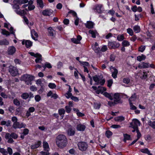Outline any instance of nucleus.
<instances>
[{
    "mask_svg": "<svg viewBox=\"0 0 155 155\" xmlns=\"http://www.w3.org/2000/svg\"><path fill=\"white\" fill-rule=\"evenodd\" d=\"M127 32L129 34V35L132 36L134 34V32L132 29L130 28H128L127 29Z\"/></svg>",
    "mask_w": 155,
    "mask_h": 155,
    "instance_id": "obj_46",
    "label": "nucleus"
},
{
    "mask_svg": "<svg viewBox=\"0 0 155 155\" xmlns=\"http://www.w3.org/2000/svg\"><path fill=\"white\" fill-rule=\"evenodd\" d=\"M35 98V101L37 102L39 101L41 99L40 96L38 95H36Z\"/></svg>",
    "mask_w": 155,
    "mask_h": 155,
    "instance_id": "obj_60",
    "label": "nucleus"
},
{
    "mask_svg": "<svg viewBox=\"0 0 155 155\" xmlns=\"http://www.w3.org/2000/svg\"><path fill=\"white\" fill-rule=\"evenodd\" d=\"M86 128L85 125L81 124H79L77 125V129L78 131H84Z\"/></svg>",
    "mask_w": 155,
    "mask_h": 155,
    "instance_id": "obj_15",
    "label": "nucleus"
},
{
    "mask_svg": "<svg viewBox=\"0 0 155 155\" xmlns=\"http://www.w3.org/2000/svg\"><path fill=\"white\" fill-rule=\"evenodd\" d=\"M117 39L119 41H122L124 39V36L122 35H118L117 37Z\"/></svg>",
    "mask_w": 155,
    "mask_h": 155,
    "instance_id": "obj_51",
    "label": "nucleus"
},
{
    "mask_svg": "<svg viewBox=\"0 0 155 155\" xmlns=\"http://www.w3.org/2000/svg\"><path fill=\"white\" fill-rule=\"evenodd\" d=\"M130 81V79L128 78H124L123 79V82L124 83L128 84Z\"/></svg>",
    "mask_w": 155,
    "mask_h": 155,
    "instance_id": "obj_57",
    "label": "nucleus"
},
{
    "mask_svg": "<svg viewBox=\"0 0 155 155\" xmlns=\"http://www.w3.org/2000/svg\"><path fill=\"white\" fill-rule=\"evenodd\" d=\"M67 133L69 135L73 136L75 134V131L73 129L70 127L68 129Z\"/></svg>",
    "mask_w": 155,
    "mask_h": 155,
    "instance_id": "obj_24",
    "label": "nucleus"
},
{
    "mask_svg": "<svg viewBox=\"0 0 155 155\" xmlns=\"http://www.w3.org/2000/svg\"><path fill=\"white\" fill-rule=\"evenodd\" d=\"M124 120V117L122 116L117 117L115 118V120L121 122Z\"/></svg>",
    "mask_w": 155,
    "mask_h": 155,
    "instance_id": "obj_33",
    "label": "nucleus"
},
{
    "mask_svg": "<svg viewBox=\"0 0 155 155\" xmlns=\"http://www.w3.org/2000/svg\"><path fill=\"white\" fill-rule=\"evenodd\" d=\"M112 134V132L109 130L107 131L106 132V135L108 138H110Z\"/></svg>",
    "mask_w": 155,
    "mask_h": 155,
    "instance_id": "obj_43",
    "label": "nucleus"
},
{
    "mask_svg": "<svg viewBox=\"0 0 155 155\" xmlns=\"http://www.w3.org/2000/svg\"><path fill=\"white\" fill-rule=\"evenodd\" d=\"M16 13L18 15H19L21 16L23 15H24V11L23 10L21 11H17Z\"/></svg>",
    "mask_w": 155,
    "mask_h": 155,
    "instance_id": "obj_61",
    "label": "nucleus"
},
{
    "mask_svg": "<svg viewBox=\"0 0 155 155\" xmlns=\"http://www.w3.org/2000/svg\"><path fill=\"white\" fill-rule=\"evenodd\" d=\"M78 145L79 149L82 151H86L88 147L87 144L84 142H79Z\"/></svg>",
    "mask_w": 155,
    "mask_h": 155,
    "instance_id": "obj_3",
    "label": "nucleus"
},
{
    "mask_svg": "<svg viewBox=\"0 0 155 155\" xmlns=\"http://www.w3.org/2000/svg\"><path fill=\"white\" fill-rule=\"evenodd\" d=\"M13 103L15 105L17 106H19L20 104V102L17 99H15L13 100Z\"/></svg>",
    "mask_w": 155,
    "mask_h": 155,
    "instance_id": "obj_42",
    "label": "nucleus"
},
{
    "mask_svg": "<svg viewBox=\"0 0 155 155\" xmlns=\"http://www.w3.org/2000/svg\"><path fill=\"white\" fill-rule=\"evenodd\" d=\"M110 70L112 72V76L114 78H116L117 76V75L118 73L117 70L114 67L112 66L110 67Z\"/></svg>",
    "mask_w": 155,
    "mask_h": 155,
    "instance_id": "obj_7",
    "label": "nucleus"
},
{
    "mask_svg": "<svg viewBox=\"0 0 155 155\" xmlns=\"http://www.w3.org/2000/svg\"><path fill=\"white\" fill-rule=\"evenodd\" d=\"M9 72L13 76H15L18 74V71L17 68L13 66H10L8 70Z\"/></svg>",
    "mask_w": 155,
    "mask_h": 155,
    "instance_id": "obj_4",
    "label": "nucleus"
},
{
    "mask_svg": "<svg viewBox=\"0 0 155 155\" xmlns=\"http://www.w3.org/2000/svg\"><path fill=\"white\" fill-rule=\"evenodd\" d=\"M66 85L69 86V89L68 91L65 94V96L67 98H69L71 96H72V94L71 93L72 91V89L70 85L68 84H66Z\"/></svg>",
    "mask_w": 155,
    "mask_h": 155,
    "instance_id": "obj_16",
    "label": "nucleus"
},
{
    "mask_svg": "<svg viewBox=\"0 0 155 155\" xmlns=\"http://www.w3.org/2000/svg\"><path fill=\"white\" fill-rule=\"evenodd\" d=\"M86 28L89 29L92 28L93 27L94 23L91 21H88L85 24Z\"/></svg>",
    "mask_w": 155,
    "mask_h": 155,
    "instance_id": "obj_19",
    "label": "nucleus"
},
{
    "mask_svg": "<svg viewBox=\"0 0 155 155\" xmlns=\"http://www.w3.org/2000/svg\"><path fill=\"white\" fill-rule=\"evenodd\" d=\"M136 130V132L137 133V138L138 140L141 137V135L140 133V132L138 129H137Z\"/></svg>",
    "mask_w": 155,
    "mask_h": 155,
    "instance_id": "obj_55",
    "label": "nucleus"
},
{
    "mask_svg": "<svg viewBox=\"0 0 155 155\" xmlns=\"http://www.w3.org/2000/svg\"><path fill=\"white\" fill-rule=\"evenodd\" d=\"M94 49L95 52L97 53H98L101 50L100 48L98 47H94Z\"/></svg>",
    "mask_w": 155,
    "mask_h": 155,
    "instance_id": "obj_62",
    "label": "nucleus"
},
{
    "mask_svg": "<svg viewBox=\"0 0 155 155\" xmlns=\"http://www.w3.org/2000/svg\"><path fill=\"white\" fill-rule=\"evenodd\" d=\"M102 7V5H97L95 6V8H93V9L96 10L97 12L99 13H101L102 12L101 10Z\"/></svg>",
    "mask_w": 155,
    "mask_h": 155,
    "instance_id": "obj_21",
    "label": "nucleus"
},
{
    "mask_svg": "<svg viewBox=\"0 0 155 155\" xmlns=\"http://www.w3.org/2000/svg\"><path fill=\"white\" fill-rule=\"evenodd\" d=\"M2 33L3 35H6L7 36L10 35V33L8 31H6L5 29H2Z\"/></svg>",
    "mask_w": 155,
    "mask_h": 155,
    "instance_id": "obj_38",
    "label": "nucleus"
},
{
    "mask_svg": "<svg viewBox=\"0 0 155 155\" xmlns=\"http://www.w3.org/2000/svg\"><path fill=\"white\" fill-rule=\"evenodd\" d=\"M148 124L153 129H155V121H151L149 120L148 122Z\"/></svg>",
    "mask_w": 155,
    "mask_h": 155,
    "instance_id": "obj_27",
    "label": "nucleus"
},
{
    "mask_svg": "<svg viewBox=\"0 0 155 155\" xmlns=\"http://www.w3.org/2000/svg\"><path fill=\"white\" fill-rule=\"evenodd\" d=\"M146 58V56L142 54L141 55L138 56L137 57V60L139 61H142L144 60Z\"/></svg>",
    "mask_w": 155,
    "mask_h": 155,
    "instance_id": "obj_25",
    "label": "nucleus"
},
{
    "mask_svg": "<svg viewBox=\"0 0 155 155\" xmlns=\"http://www.w3.org/2000/svg\"><path fill=\"white\" fill-rule=\"evenodd\" d=\"M108 104L110 106H114L115 104H116L115 102L111 101H109L108 102Z\"/></svg>",
    "mask_w": 155,
    "mask_h": 155,
    "instance_id": "obj_64",
    "label": "nucleus"
},
{
    "mask_svg": "<svg viewBox=\"0 0 155 155\" xmlns=\"http://www.w3.org/2000/svg\"><path fill=\"white\" fill-rule=\"evenodd\" d=\"M122 44L124 47H127L130 45L129 42L126 40L123 41L122 42Z\"/></svg>",
    "mask_w": 155,
    "mask_h": 155,
    "instance_id": "obj_36",
    "label": "nucleus"
},
{
    "mask_svg": "<svg viewBox=\"0 0 155 155\" xmlns=\"http://www.w3.org/2000/svg\"><path fill=\"white\" fill-rule=\"evenodd\" d=\"M16 51V48L13 46H11L8 48L7 53L8 55H13L15 53Z\"/></svg>",
    "mask_w": 155,
    "mask_h": 155,
    "instance_id": "obj_9",
    "label": "nucleus"
},
{
    "mask_svg": "<svg viewBox=\"0 0 155 155\" xmlns=\"http://www.w3.org/2000/svg\"><path fill=\"white\" fill-rule=\"evenodd\" d=\"M94 108L95 109H98L100 108V106H101V104L100 103H97V102H95L94 103Z\"/></svg>",
    "mask_w": 155,
    "mask_h": 155,
    "instance_id": "obj_39",
    "label": "nucleus"
},
{
    "mask_svg": "<svg viewBox=\"0 0 155 155\" xmlns=\"http://www.w3.org/2000/svg\"><path fill=\"white\" fill-rule=\"evenodd\" d=\"M53 11L51 10H45L42 12V14L44 16H49L52 14Z\"/></svg>",
    "mask_w": 155,
    "mask_h": 155,
    "instance_id": "obj_13",
    "label": "nucleus"
},
{
    "mask_svg": "<svg viewBox=\"0 0 155 155\" xmlns=\"http://www.w3.org/2000/svg\"><path fill=\"white\" fill-rule=\"evenodd\" d=\"M70 98L71 99L74 101H78L79 99L78 97H74L73 96H72H72H71Z\"/></svg>",
    "mask_w": 155,
    "mask_h": 155,
    "instance_id": "obj_58",
    "label": "nucleus"
},
{
    "mask_svg": "<svg viewBox=\"0 0 155 155\" xmlns=\"http://www.w3.org/2000/svg\"><path fill=\"white\" fill-rule=\"evenodd\" d=\"M36 58H37L35 59V61L37 63L39 62V61H42V58L41 54H39L38 55V57Z\"/></svg>",
    "mask_w": 155,
    "mask_h": 155,
    "instance_id": "obj_41",
    "label": "nucleus"
},
{
    "mask_svg": "<svg viewBox=\"0 0 155 155\" xmlns=\"http://www.w3.org/2000/svg\"><path fill=\"white\" fill-rule=\"evenodd\" d=\"M31 36L32 38L34 39V40L36 41L37 40V39H36V38L34 37L33 35H34L35 36H36L37 38L38 37V35L37 33L35 31L34 29H32L31 30Z\"/></svg>",
    "mask_w": 155,
    "mask_h": 155,
    "instance_id": "obj_17",
    "label": "nucleus"
},
{
    "mask_svg": "<svg viewBox=\"0 0 155 155\" xmlns=\"http://www.w3.org/2000/svg\"><path fill=\"white\" fill-rule=\"evenodd\" d=\"M0 95L4 98L7 99L8 97V96L4 92H1Z\"/></svg>",
    "mask_w": 155,
    "mask_h": 155,
    "instance_id": "obj_52",
    "label": "nucleus"
},
{
    "mask_svg": "<svg viewBox=\"0 0 155 155\" xmlns=\"http://www.w3.org/2000/svg\"><path fill=\"white\" fill-rule=\"evenodd\" d=\"M113 84V81L110 79L107 81V86L110 87Z\"/></svg>",
    "mask_w": 155,
    "mask_h": 155,
    "instance_id": "obj_59",
    "label": "nucleus"
},
{
    "mask_svg": "<svg viewBox=\"0 0 155 155\" xmlns=\"http://www.w3.org/2000/svg\"><path fill=\"white\" fill-rule=\"evenodd\" d=\"M5 138L6 139L8 140V143H12L14 142L13 139L11 138V134L9 133H6Z\"/></svg>",
    "mask_w": 155,
    "mask_h": 155,
    "instance_id": "obj_12",
    "label": "nucleus"
},
{
    "mask_svg": "<svg viewBox=\"0 0 155 155\" xmlns=\"http://www.w3.org/2000/svg\"><path fill=\"white\" fill-rule=\"evenodd\" d=\"M56 142L57 146L60 148L65 147L68 143L66 137L64 135L60 134L58 136L56 139Z\"/></svg>",
    "mask_w": 155,
    "mask_h": 155,
    "instance_id": "obj_1",
    "label": "nucleus"
},
{
    "mask_svg": "<svg viewBox=\"0 0 155 155\" xmlns=\"http://www.w3.org/2000/svg\"><path fill=\"white\" fill-rule=\"evenodd\" d=\"M41 144V142L40 141L36 142L34 144L31 145V148L32 149L37 148L39 147Z\"/></svg>",
    "mask_w": 155,
    "mask_h": 155,
    "instance_id": "obj_20",
    "label": "nucleus"
},
{
    "mask_svg": "<svg viewBox=\"0 0 155 155\" xmlns=\"http://www.w3.org/2000/svg\"><path fill=\"white\" fill-rule=\"evenodd\" d=\"M140 151L143 153L147 154L149 153L150 152L147 148L142 149L140 150Z\"/></svg>",
    "mask_w": 155,
    "mask_h": 155,
    "instance_id": "obj_40",
    "label": "nucleus"
},
{
    "mask_svg": "<svg viewBox=\"0 0 155 155\" xmlns=\"http://www.w3.org/2000/svg\"><path fill=\"white\" fill-rule=\"evenodd\" d=\"M146 47L145 46L141 45L139 48L138 51L141 52H143L145 50Z\"/></svg>",
    "mask_w": 155,
    "mask_h": 155,
    "instance_id": "obj_44",
    "label": "nucleus"
},
{
    "mask_svg": "<svg viewBox=\"0 0 155 155\" xmlns=\"http://www.w3.org/2000/svg\"><path fill=\"white\" fill-rule=\"evenodd\" d=\"M129 104L130 106V109L132 110H136L137 109V107L133 104L132 102H129Z\"/></svg>",
    "mask_w": 155,
    "mask_h": 155,
    "instance_id": "obj_48",
    "label": "nucleus"
},
{
    "mask_svg": "<svg viewBox=\"0 0 155 155\" xmlns=\"http://www.w3.org/2000/svg\"><path fill=\"white\" fill-rule=\"evenodd\" d=\"M114 101L116 104L119 103L120 102V95L118 93H116L114 94Z\"/></svg>",
    "mask_w": 155,
    "mask_h": 155,
    "instance_id": "obj_14",
    "label": "nucleus"
},
{
    "mask_svg": "<svg viewBox=\"0 0 155 155\" xmlns=\"http://www.w3.org/2000/svg\"><path fill=\"white\" fill-rule=\"evenodd\" d=\"M8 29L10 31L11 33V34H12L15 37V38H16L15 32H14V31H13L14 29H13V27H11L9 29L8 28Z\"/></svg>",
    "mask_w": 155,
    "mask_h": 155,
    "instance_id": "obj_49",
    "label": "nucleus"
},
{
    "mask_svg": "<svg viewBox=\"0 0 155 155\" xmlns=\"http://www.w3.org/2000/svg\"><path fill=\"white\" fill-rule=\"evenodd\" d=\"M124 141L125 142L127 140H130V135L127 134H124Z\"/></svg>",
    "mask_w": 155,
    "mask_h": 155,
    "instance_id": "obj_29",
    "label": "nucleus"
},
{
    "mask_svg": "<svg viewBox=\"0 0 155 155\" xmlns=\"http://www.w3.org/2000/svg\"><path fill=\"white\" fill-rule=\"evenodd\" d=\"M9 44V42L6 39H4L0 40V45H8Z\"/></svg>",
    "mask_w": 155,
    "mask_h": 155,
    "instance_id": "obj_18",
    "label": "nucleus"
},
{
    "mask_svg": "<svg viewBox=\"0 0 155 155\" xmlns=\"http://www.w3.org/2000/svg\"><path fill=\"white\" fill-rule=\"evenodd\" d=\"M21 80L25 81L27 85L31 84V81L33 80L34 77L28 74H25L21 76Z\"/></svg>",
    "mask_w": 155,
    "mask_h": 155,
    "instance_id": "obj_2",
    "label": "nucleus"
},
{
    "mask_svg": "<svg viewBox=\"0 0 155 155\" xmlns=\"http://www.w3.org/2000/svg\"><path fill=\"white\" fill-rule=\"evenodd\" d=\"M48 86L51 89L54 88L56 87V85L55 84H54L52 83H50L49 84Z\"/></svg>",
    "mask_w": 155,
    "mask_h": 155,
    "instance_id": "obj_50",
    "label": "nucleus"
},
{
    "mask_svg": "<svg viewBox=\"0 0 155 155\" xmlns=\"http://www.w3.org/2000/svg\"><path fill=\"white\" fill-rule=\"evenodd\" d=\"M42 67L43 68H51L52 66L51 64L49 63H46L45 64V66H43Z\"/></svg>",
    "mask_w": 155,
    "mask_h": 155,
    "instance_id": "obj_56",
    "label": "nucleus"
},
{
    "mask_svg": "<svg viewBox=\"0 0 155 155\" xmlns=\"http://www.w3.org/2000/svg\"><path fill=\"white\" fill-rule=\"evenodd\" d=\"M26 126V125L23 123H20L19 122H17L16 123H13L12 127L15 128H25Z\"/></svg>",
    "mask_w": 155,
    "mask_h": 155,
    "instance_id": "obj_6",
    "label": "nucleus"
},
{
    "mask_svg": "<svg viewBox=\"0 0 155 155\" xmlns=\"http://www.w3.org/2000/svg\"><path fill=\"white\" fill-rule=\"evenodd\" d=\"M43 146L45 151L48 152L49 150V147L48 144L47 142H44L43 143Z\"/></svg>",
    "mask_w": 155,
    "mask_h": 155,
    "instance_id": "obj_22",
    "label": "nucleus"
},
{
    "mask_svg": "<svg viewBox=\"0 0 155 155\" xmlns=\"http://www.w3.org/2000/svg\"><path fill=\"white\" fill-rule=\"evenodd\" d=\"M89 33L91 35V36L93 38L96 37V34L97 33L96 31H94L92 30H90L88 31Z\"/></svg>",
    "mask_w": 155,
    "mask_h": 155,
    "instance_id": "obj_34",
    "label": "nucleus"
},
{
    "mask_svg": "<svg viewBox=\"0 0 155 155\" xmlns=\"http://www.w3.org/2000/svg\"><path fill=\"white\" fill-rule=\"evenodd\" d=\"M22 44L23 45H25L26 48H28L31 47L32 45V42L28 40H23L22 42Z\"/></svg>",
    "mask_w": 155,
    "mask_h": 155,
    "instance_id": "obj_11",
    "label": "nucleus"
},
{
    "mask_svg": "<svg viewBox=\"0 0 155 155\" xmlns=\"http://www.w3.org/2000/svg\"><path fill=\"white\" fill-rule=\"evenodd\" d=\"M48 31L49 33V35L50 36H53L54 35L53 31L51 27H49L48 28Z\"/></svg>",
    "mask_w": 155,
    "mask_h": 155,
    "instance_id": "obj_35",
    "label": "nucleus"
},
{
    "mask_svg": "<svg viewBox=\"0 0 155 155\" xmlns=\"http://www.w3.org/2000/svg\"><path fill=\"white\" fill-rule=\"evenodd\" d=\"M94 81L95 82H98V81H100V79L99 78V77L97 75H95L93 77Z\"/></svg>",
    "mask_w": 155,
    "mask_h": 155,
    "instance_id": "obj_47",
    "label": "nucleus"
},
{
    "mask_svg": "<svg viewBox=\"0 0 155 155\" xmlns=\"http://www.w3.org/2000/svg\"><path fill=\"white\" fill-rule=\"evenodd\" d=\"M66 110L68 113H69L71 111V109L69 106H66L65 107Z\"/></svg>",
    "mask_w": 155,
    "mask_h": 155,
    "instance_id": "obj_53",
    "label": "nucleus"
},
{
    "mask_svg": "<svg viewBox=\"0 0 155 155\" xmlns=\"http://www.w3.org/2000/svg\"><path fill=\"white\" fill-rule=\"evenodd\" d=\"M113 95L112 94H111ZM103 95L106 97L108 98L110 100H112L113 98L112 97L113 95H111V94H110L107 92H105L103 93Z\"/></svg>",
    "mask_w": 155,
    "mask_h": 155,
    "instance_id": "obj_26",
    "label": "nucleus"
},
{
    "mask_svg": "<svg viewBox=\"0 0 155 155\" xmlns=\"http://www.w3.org/2000/svg\"><path fill=\"white\" fill-rule=\"evenodd\" d=\"M58 113L61 116L62 115H64L65 113V110L63 108H61L58 110Z\"/></svg>",
    "mask_w": 155,
    "mask_h": 155,
    "instance_id": "obj_37",
    "label": "nucleus"
},
{
    "mask_svg": "<svg viewBox=\"0 0 155 155\" xmlns=\"http://www.w3.org/2000/svg\"><path fill=\"white\" fill-rule=\"evenodd\" d=\"M21 97L22 99L26 100L29 97V94L27 93H23L21 95Z\"/></svg>",
    "mask_w": 155,
    "mask_h": 155,
    "instance_id": "obj_30",
    "label": "nucleus"
},
{
    "mask_svg": "<svg viewBox=\"0 0 155 155\" xmlns=\"http://www.w3.org/2000/svg\"><path fill=\"white\" fill-rule=\"evenodd\" d=\"M139 76L142 79H145L147 78V75L146 72H141Z\"/></svg>",
    "mask_w": 155,
    "mask_h": 155,
    "instance_id": "obj_23",
    "label": "nucleus"
},
{
    "mask_svg": "<svg viewBox=\"0 0 155 155\" xmlns=\"http://www.w3.org/2000/svg\"><path fill=\"white\" fill-rule=\"evenodd\" d=\"M140 121L137 119L133 120L132 122L130 123V124L132 128L136 130L138 129V126H140Z\"/></svg>",
    "mask_w": 155,
    "mask_h": 155,
    "instance_id": "obj_5",
    "label": "nucleus"
},
{
    "mask_svg": "<svg viewBox=\"0 0 155 155\" xmlns=\"http://www.w3.org/2000/svg\"><path fill=\"white\" fill-rule=\"evenodd\" d=\"M133 29L134 32L136 33H139L140 31V27L137 25L134 26Z\"/></svg>",
    "mask_w": 155,
    "mask_h": 155,
    "instance_id": "obj_32",
    "label": "nucleus"
},
{
    "mask_svg": "<svg viewBox=\"0 0 155 155\" xmlns=\"http://www.w3.org/2000/svg\"><path fill=\"white\" fill-rule=\"evenodd\" d=\"M29 131V130L28 129H24L23 130V134H24L25 135H26L28 134Z\"/></svg>",
    "mask_w": 155,
    "mask_h": 155,
    "instance_id": "obj_63",
    "label": "nucleus"
},
{
    "mask_svg": "<svg viewBox=\"0 0 155 155\" xmlns=\"http://www.w3.org/2000/svg\"><path fill=\"white\" fill-rule=\"evenodd\" d=\"M138 67L140 68H148L149 67V64L148 63H145L144 62L140 63L138 66Z\"/></svg>",
    "mask_w": 155,
    "mask_h": 155,
    "instance_id": "obj_10",
    "label": "nucleus"
},
{
    "mask_svg": "<svg viewBox=\"0 0 155 155\" xmlns=\"http://www.w3.org/2000/svg\"><path fill=\"white\" fill-rule=\"evenodd\" d=\"M137 98V96L136 95V94L134 93L133 95H132L131 96V97L129 99V102H132V101L135 100Z\"/></svg>",
    "mask_w": 155,
    "mask_h": 155,
    "instance_id": "obj_31",
    "label": "nucleus"
},
{
    "mask_svg": "<svg viewBox=\"0 0 155 155\" xmlns=\"http://www.w3.org/2000/svg\"><path fill=\"white\" fill-rule=\"evenodd\" d=\"M71 41L72 42L75 44H78L80 43L79 42V40H78L77 38H72L71 39Z\"/></svg>",
    "mask_w": 155,
    "mask_h": 155,
    "instance_id": "obj_54",
    "label": "nucleus"
},
{
    "mask_svg": "<svg viewBox=\"0 0 155 155\" xmlns=\"http://www.w3.org/2000/svg\"><path fill=\"white\" fill-rule=\"evenodd\" d=\"M37 2L38 5L39 7L42 8L44 7V5L43 1L42 0H37Z\"/></svg>",
    "mask_w": 155,
    "mask_h": 155,
    "instance_id": "obj_28",
    "label": "nucleus"
},
{
    "mask_svg": "<svg viewBox=\"0 0 155 155\" xmlns=\"http://www.w3.org/2000/svg\"><path fill=\"white\" fill-rule=\"evenodd\" d=\"M119 46V44L116 42H109L108 44V46L110 49H115L118 48Z\"/></svg>",
    "mask_w": 155,
    "mask_h": 155,
    "instance_id": "obj_8",
    "label": "nucleus"
},
{
    "mask_svg": "<svg viewBox=\"0 0 155 155\" xmlns=\"http://www.w3.org/2000/svg\"><path fill=\"white\" fill-rule=\"evenodd\" d=\"M11 138L14 139H16L18 137V135L14 132H12L11 133Z\"/></svg>",
    "mask_w": 155,
    "mask_h": 155,
    "instance_id": "obj_45",
    "label": "nucleus"
}]
</instances>
